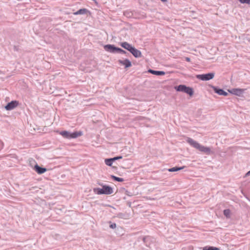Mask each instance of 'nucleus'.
I'll use <instances>...</instances> for the list:
<instances>
[{
    "instance_id": "obj_1",
    "label": "nucleus",
    "mask_w": 250,
    "mask_h": 250,
    "mask_svg": "<svg viewBox=\"0 0 250 250\" xmlns=\"http://www.w3.org/2000/svg\"><path fill=\"white\" fill-rule=\"evenodd\" d=\"M187 142L195 148L198 149L200 151L205 153L207 155L210 154L211 150L209 147L205 146L200 145L198 142L195 141L192 139L188 138Z\"/></svg>"
},
{
    "instance_id": "obj_2",
    "label": "nucleus",
    "mask_w": 250,
    "mask_h": 250,
    "mask_svg": "<svg viewBox=\"0 0 250 250\" xmlns=\"http://www.w3.org/2000/svg\"><path fill=\"white\" fill-rule=\"evenodd\" d=\"M57 132L58 133L61 135H62L63 138L69 139L77 138L78 137L82 136L83 134L82 132L81 131H76L72 133H71L67 131H57Z\"/></svg>"
},
{
    "instance_id": "obj_3",
    "label": "nucleus",
    "mask_w": 250,
    "mask_h": 250,
    "mask_svg": "<svg viewBox=\"0 0 250 250\" xmlns=\"http://www.w3.org/2000/svg\"><path fill=\"white\" fill-rule=\"evenodd\" d=\"M94 191L98 194H111L113 193V188L108 186H103L102 188L94 189Z\"/></svg>"
},
{
    "instance_id": "obj_4",
    "label": "nucleus",
    "mask_w": 250,
    "mask_h": 250,
    "mask_svg": "<svg viewBox=\"0 0 250 250\" xmlns=\"http://www.w3.org/2000/svg\"><path fill=\"white\" fill-rule=\"evenodd\" d=\"M214 77V73H210L206 74L197 75L196 78L202 81H208L213 79Z\"/></svg>"
},
{
    "instance_id": "obj_5",
    "label": "nucleus",
    "mask_w": 250,
    "mask_h": 250,
    "mask_svg": "<svg viewBox=\"0 0 250 250\" xmlns=\"http://www.w3.org/2000/svg\"><path fill=\"white\" fill-rule=\"evenodd\" d=\"M19 105V102L17 101H12L9 103L5 107L7 110H11L16 107Z\"/></svg>"
},
{
    "instance_id": "obj_6",
    "label": "nucleus",
    "mask_w": 250,
    "mask_h": 250,
    "mask_svg": "<svg viewBox=\"0 0 250 250\" xmlns=\"http://www.w3.org/2000/svg\"><path fill=\"white\" fill-rule=\"evenodd\" d=\"M228 91L231 94L240 96L243 93L245 89L241 88H233L231 90H229Z\"/></svg>"
},
{
    "instance_id": "obj_7",
    "label": "nucleus",
    "mask_w": 250,
    "mask_h": 250,
    "mask_svg": "<svg viewBox=\"0 0 250 250\" xmlns=\"http://www.w3.org/2000/svg\"><path fill=\"white\" fill-rule=\"evenodd\" d=\"M130 52L135 57L140 58L142 57V53L139 50L133 47Z\"/></svg>"
},
{
    "instance_id": "obj_8",
    "label": "nucleus",
    "mask_w": 250,
    "mask_h": 250,
    "mask_svg": "<svg viewBox=\"0 0 250 250\" xmlns=\"http://www.w3.org/2000/svg\"><path fill=\"white\" fill-rule=\"evenodd\" d=\"M119 62L120 64L125 65V68L129 67L131 66L130 61L127 59L124 60H119Z\"/></svg>"
},
{
    "instance_id": "obj_9",
    "label": "nucleus",
    "mask_w": 250,
    "mask_h": 250,
    "mask_svg": "<svg viewBox=\"0 0 250 250\" xmlns=\"http://www.w3.org/2000/svg\"><path fill=\"white\" fill-rule=\"evenodd\" d=\"M34 170L40 174H42L44 172H46L47 169L45 168H42L39 167L38 165H36L34 167Z\"/></svg>"
},
{
    "instance_id": "obj_10",
    "label": "nucleus",
    "mask_w": 250,
    "mask_h": 250,
    "mask_svg": "<svg viewBox=\"0 0 250 250\" xmlns=\"http://www.w3.org/2000/svg\"><path fill=\"white\" fill-rule=\"evenodd\" d=\"M104 48L107 51H109L112 53H114L116 51V47L113 45L107 44L104 46Z\"/></svg>"
},
{
    "instance_id": "obj_11",
    "label": "nucleus",
    "mask_w": 250,
    "mask_h": 250,
    "mask_svg": "<svg viewBox=\"0 0 250 250\" xmlns=\"http://www.w3.org/2000/svg\"><path fill=\"white\" fill-rule=\"evenodd\" d=\"M121 46L125 49L127 50L129 52L133 48V46L131 44H129L128 42H122L121 43Z\"/></svg>"
},
{
    "instance_id": "obj_12",
    "label": "nucleus",
    "mask_w": 250,
    "mask_h": 250,
    "mask_svg": "<svg viewBox=\"0 0 250 250\" xmlns=\"http://www.w3.org/2000/svg\"><path fill=\"white\" fill-rule=\"evenodd\" d=\"M87 13L90 14V12L87 9L85 8L81 9L77 11V12L74 13V14L75 15H82V14H86Z\"/></svg>"
},
{
    "instance_id": "obj_13",
    "label": "nucleus",
    "mask_w": 250,
    "mask_h": 250,
    "mask_svg": "<svg viewBox=\"0 0 250 250\" xmlns=\"http://www.w3.org/2000/svg\"><path fill=\"white\" fill-rule=\"evenodd\" d=\"M213 89L215 93L218 94L220 95H224V96H227L228 93L224 91L223 89H217V88L214 87Z\"/></svg>"
},
{
    "instance_id": "obj_14",
    "label": "nucleus",
    "mask_w": 250,
    "mask_h": 250,
    "mask_svg": "<svg viewBox=\"0 0 250 250\" xmlns=\"http://www.w3.org/2000/svg\"><path fill=\"white\" fill-rule=\"evenodd\" d=\"M148 71L151 74L156 75H164L165 74V72L161 71H155L150 69Z\"/></svg>"
},
{
    "instance_id": "obj_15",
    "label": "nucleus",
    "mask_w": 250,
    "mask_h": 250,
    "mask_svg": "<svg viewBox=\"0 0 250 250\" xmlns=\"http://www.w3.org/2000/svg\"><path fill=\"white\" fill-rule=\"evenodd\" d=\"M184 92L189 94L190 96H192L193 94V89L189 87H187V86Z\"/></svg>"
},
{
    "instance_id": "obj_16",
    "label": "nucleus",
    "mask_w": 250,
    "mask_h": 250,
    "mask_svg": "<svg viewBox=\"0 0 250 250\" xmlns=\"http://www.w3.org/2000/svg\"><path fill=\"white\" fill-rule=\"evenodd\" d=\"M185 167V166H183L182 167H172V168H169L168 169V170L169 172L177 171L183 169V168H184Z\"/></svg>"
},
{
    "instance_id": "obj_17",
    "label": "nucleus",
    "mask_w": 250,
    "mask_h": 250,
    "mask_svg": "<svg viewBox=\"0 0 250 250\" xmlns=\"http://www.w3.org/2000/svg\"><path fill=\"white\" fill-rule=\"evenodd\" d=\"M186 88V86L185 85H180L177 87H175V89L177 91L184 92Z\"/></svg>"
},
{
    "instance_id": "obj_18",
    "label": "nucleus",
    "mask_w": 250,
    "mask_h": 250,
    "mask_svg": "<svg viewBox=\"0 0 250 250\" xmlns=\"http://www.w3.org/2000/svg\"><path fill=\"white\" fill-rule=\"evenodd\" d=\"M203 250H220L219 248L214 247L206 246L202 248Z\"/></svg>"
},
{
    "instance_id": "obj_19",
    "label": "nucleus",
    "mask_w": 250,
    "mask_h": 250,
    "mask_svg": "<svg viewBox=\"0 0 250 250\" xmlns=\"http://www.w3.org/2000/svg\"><path fill=\"white\" fill-rule=\"evenodd\" d=\"M113 162V159H112V158H111V159H107L105 160V164L106 165H107V166H112Z\"/></svg>"
},
{
    "instance_id": "obj_20",
    "label": "nucleus",
    "mask_w": 250,
    "mask_h": 250,
    "mask_svg": "<svg viewBox=\"0 0 250 250\" xmlns=\"http://www.w3.org/2000/svg\"><path fill=\"white\" fill-rule=\"evenodd\" d=\"M111 178L113 180H114L115 181H118V182H123L124 181V179L123 178L117 177H116V176H115L114 175H112L111 176Z\"/></svg>"
},
{
    "instance_id": "obj_21",
    "label": "nucleus",
    "mask_w": 250,
    "mask_h": 250,
    "mask_svg": "<svg viewBox=\"0 0 250 250\" xmlns=\"http://www.w3.org/2000/svg\"><path fill=\"white\" fill-rule=\"evenodd\" d=\"M230 214V211L229 209H225L224 210V214L227 217H229Z\"/></svg>"
},
{
    "instance_id": "obj_22",
    "label": "nucleus",
    "mask_w": 250,
    "mask_h": 250,
    "mask_svg": "<svg viewBox=\"0 0 250 250\" xmlns=\"http://www.w3.org/2000/svg\"><path fill=\"white\" fill-rule=\"evenodd\" d=\"M241 3L250 4V0H238Z\"/></svg>"
},
{
    "instance_id": "obj_23",
    "label": "nucleus",
    "mask_w": 250,
    "mask_h": 250,
    "mask_svg": "<svg viewBox=\"0 0 250 250\" xmlns=\"http://www.w3.org/2000/svg\"><path fill=\"white\" fill-rule=\"evenodd\" d=\"M116 51H117V52H118L120 53H122V54L126 53V52L125 51H124V50H123L120 48H118V47H116Z\"/></svg>"
},
{
    "instance_id": "obj_24",
    "label": "nucleus",
    "mask_w": 250,
    "mask_h": 250,
    "mask_svg": "<svg viewBox=\"0 0 250 250\" xmlns=\"http://www.w3.org/2000/svg\"><path fill=\"white\" fill-rule=\"evenodd\" d=\"M122 158V156H118V157H114L113 158H112V159H113V161H114L116 160H118V159H120Z\"/></svg>"
},
{
    "instance_id": "obj_25",
    "label": "nucleus",
    "mask_w": 250,
    "mask_h": 250,
    "mask_svg": "<svg viewBox=\"0 0 250 250\" xmlns=\"http://www.w3.org/2000/svg\"><path fill=\"white\" fill-rule=\"evenodd\" d=\"M110 227L112 229H115L116 227V225L115 223L112 224L110 226Z\"/></svg>"
},
{
    "instance_id": "obj_26",
    "label": "nucleus",
    "mask_w": 250,
    "mask_h": 250,
    "mask_svg": "<svg viewBox=\"0 0 250 250\" xmlns=\"http://www.w3.org/2000/svg\"><path fill=\"white\" fill-rule=\"evenodd\" d=\"M186 61L188 62H190V59L189 58H186Z\"/></svg>"
},
{
    "instance_id": "obj_27",
    "label": "nucleus",
    "mask_w": 250,
    "mask_h": 250,
    "mask_svg": "<svg viewBox=\"0 0 250 250\" xmlns=\"http://www.w3.org/2000/svg\"><path fill=\"white\" fill-rule=\"evenodd\" d=\"M246 175H250V170L247 172V173L246 174Z\"/></svg>"
},
{
    "instance_id": "obj_28",
    "label": "nucleus",
    "mask_w": 250,
    "mask_h": 250,
    "mask_svg": "<svg viewBox=\"0 0 250 250\" xmlns=\"http://www.w3.org/2000/svg\"><path fill=\"white\" fill-rule=\"evenodd\" d=\"M163 2H166L167 0H161Z\"/></svg>"
}]
</instances>
